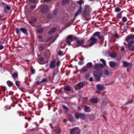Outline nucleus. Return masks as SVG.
Masks as SVG:
<instances>
[{"label": "nucleus", "mask_w": 134, "mask_h": 134, "mask_svg": "<svg viewBox=\"0 0 134 134\" xmlns=\"http://www.w3.org/2000/svg\"><path fill=\"white\" fill-rule=\"evenodd\" d=\"M87 13H88L87 12V10L85 9L83 12L82 13V15L84 17H86V16L87 15Z\"/></svg>", "instance_id": "5701e85b"}, {"label": "nucleus", "mask_w": 134, "mask_h": 134, "mask_svg": "<svg viewBox=\"0 0 134 134\" xmlns=\"http://www.w3.org/2000/svg\"><path fill=\"white\" fill-rule=\"evenodd\" d=\"M97 88L99 91H102L105 89V87L103 85L98 84L97 85Z\"/></svg>", "instance_id": "9b49d317"}, {"label": "nucleus", "mask_w": 134, "mask_h": 134, "mask_svg": "<svg viewBox=\"0 0 134 134\" xmlns=\"http://www.w3.org/2000/svg\"><path fill=\"white\" fill-rule=\"evenodd\" d=\"M43 27L40 26H38L37 28V30L38 33H42L43 31Z\"/></svg>", "instance_id": "2eb2a0df"}, {"label": "nucleus", "mask_w": 134, "mask_h": 134, "mask_svg": "<svg viewBox=\"0 0 134 134\" xmlns=\"http://www.w3.org/2000/svg\"><path fill=\"white\" fill-rule=\"evenodd\" d=\"M133 102V100H129L125 104V105H127L131 103H132Z\"/></svg>", "instance_id": "c9c22d12"}, {"label": "nucleus", "mask_w": 134, "mask_h": 134, "mask_svg": "<svg viewBox=\"0 0 134 134\" xmlns=\"http://www.w3.org/2000/svg\"><path fill=\"white\" fill-rule=\"evenodd\" d=\"M3 48V46L2 45H0V50H2Z\"/></svg>", "instance_id": "0e129e2a"}, {"label": "nucleus", "mask_w": 134, "mask_h": 134, "mask_svg": "<svg viewBox=\"0 0 134 134\" xmlns=\"http://www.w3.org/2000/svg\"><path fill=\"white\" fill-rule=\"evenodd\" d=\"M134 43V41H131L128 44V45H129V44L131 46H132V44H133Z\"/></svg>", "instance_id": "a19ab883"}, {"label": "nucleus", "mask_w": 134, "mask_h": 134, "mask_svg": "<svg viewBox=\"0 0 134 134\" xmlns=\"http://www.w3.org/2000/svg\"><path fill=\"white\" fill-rule=\"evenodd\" d=\"M30 2L31 3H35V0H29Z\"/></svg>", "instance_id": "052dcab7"}, {"label": "nucleus", "mask_w": 134, "mask_h": 134, "mask_svg": "<svg viewBox=\"0 0 134 134\" xmlns=\"http://www.w3.org/2000/svg\"><path fill=\"white\" fill-rule=\"evenodd\" d=\"M4 42V41H2L1 40H0V44H3Z\"/></svg>", "instance_id": "774afa93"}, {"label": "nucleus", "mask_w": 134, "mask_h": 134, "mask_svg": "<svg viewBox=\"0 0 134 134\" xmlns=\"http://www.w3.org/2000/svg\"><path fill=\"white\" fill-rule=\"evenodd\" d=\"M104 74L107 76H108L111 74L110 72L107 69H105L104 71Z\"/></svg>", "instance_id": "6ab92c4d"}, {"label": "nucleus", "mask_w": 134, "mask_h": 134, "mask_svg": "<svg viewBox=\"0 0 134 134\" xmlns=\"http://www.w3.org/2000/svg\"><path fill=\"white\" fill-rule=\"evenodd\" d=\"M90 102L96 103L98 102V99L97 98H91L90 99Z\"/></svg>", "instance_id": "dca6fc26"}, {"label": "nucleus", "mask_w": 134, "mask_h": 134, "mask_svg": "<svg viewBox=\"0 0 134 134\" xmlns=\"http://www.w3.org/2000/svg\"><path fill=\"white\" fill-rule=\"evenodd\" d=\"M58 54L59 55H63V52L60 50L59 51L58 53Z\"/></svg>", "instance_id": "58836bf2"}, {"label": "nucleus", "mask_w": 134, "mask_h": 134, "mask_svg": "<svg viewBox=\"0 0 134 134\" xmlns=\"http://www.w3.org/2000/svg\"><path fill=\"white\" fill-rule=\"evenodd\" d=\"M92 63L91 62H89L86 64L87 68H91L92 66Z\"/></svg>", "instance_id": "a878e982"}, {"label": "nucleus", "mask_w": 134, "mask_h": 134, "mask_svg": "<svg viewBox=\"0 0 134 134\" xmlns=\"http://www.w3.org/2000/svg\"><path fill=\"white\" fill-rule=\"evenodd\" d=\"M36 20V19L35 18H33L31 20L29 21V23L31 24L35 22Z\"/></svg>", "instance_id": "7c9ffc66"}, {"label": "nucleus", "mask_w": 134, "mask_h": 134, "mask_svg": "<svg viewBox=\"0 0 134 134\" xmlns=\"http://www.w3.org/2000/svg\"><path fill=\"white\" fill-rule=\"evenodd\" d=\"M93 74L95 78L97 81L100 80V77L102 75V74L101 72L97 71L94 72Z\"/></svg>", "instance_id": "f257e3e1"}, {"label": "nucleus", "mask_w": 134, "mask_h": 134, "mask_svg": "<svg viewBox=\"0 0 134 134\" xmlns=\"http://www.w3.org/2000/svg\"><path fill=\"white\" fill-rule=\"evenodd\" d=\"M63 108L64 109H65L66 111H67L68 109V108L65 105L63 106Z\"/></svg>", "instance_id": "3c124183"}, {"label": "nucleus", "mask_w": 134, "mask_h": 134, "mask_svg": "<svg viewBox=\"0 0 134 134\" xmlns=\"http://www.w3.org/2000/svg\"><path fill=\"white\" fill-rule=\"evenodd\" d=\"M94 68L97 70L100 69L103 67V65L101 63L96 64L94 65Z\"/></svg>", "instance_id": "1a4fd4ad"}, {"label": "nucleus", "mask_w": 134, "mask_h": 134, "mask_svg": "<svg viewBox=\"0 0 134 134\" xmlns=\"http://www.w3.org/2000/svg\"><path fill=\"white\" fill-rule=\"evenodd\" d=\"M70 25V24L69 23H67L66 24V27H67L69 26Z\"/></svg>", "instance_id": "e2e57ef3"}, {"label": "nucleus", "mask_w": 134, "mask_h": 134, "mask_svg": "<svg viewBox=\"0 0 134 134\" xmlns=\"http://www.w3.org/2000/svg\"><path fill=\"white\" fill-rule=\"evenodd\" d=\"M84 110L85 112H90L91 111V109L90 107L86 105H85L84 107Z\"/></svg>", "instance_id": "4468645a"}, {"label": "nucleus", "mask_w": 134, "mask_h": 134, "mask_svg": "<svg viewBox=\"0 0 134 134\" xmlns=\"http://www.w3.org/2000/svg\"><path fill=\"white\" fill-rule=\"evenodd\" d=\"M93 36H94V37H97L99 40L103 38V35H100V33L98 31L95 32L93 34Z\"/></svg>", "instance_id": "423d86ee"}, {"label": "nucleus", "mask_w": 134, "mask_h": 134, "mask_svg": "<svg viewBox=\"0 0 134 134\" xmlns=\"http://www.w3.org/2000/svg\"><path fill=\"white\" fill-rule=\"evenodd\" d=\"M78 3L81 5L82 3V1L81 0L79 1H78Z\"/></svg>", "instance_id": "bf43d9fd"}, {"label": "nucleus", "mask_w": 134, "mask_h": 134, "mask_svg": "<svg viewBox=\"0 0 134 134\" xmlns=\"http://www.w3.org/2000/svg\"><path fill=\"white\" fill-rule=\"evenodd\" d=\"M128 48L129 50L130 51H134V46H131L130 44L128 45Z\"/></svg>", "instance_id": "4be33fe9"}, {"label": "nucleus", "mask_w": 134, "mask_h": 134, "mask_svg": "<svg viewBox=\"0 0 134 134\" xmlns=\"http://www.w3.org/2000/svg\"><path fill=\"white\" fill-rule=\"evenodd\" d=\"M40 60L41 62H43V59L42 57H40Z\"/></svg>", "instance_id": "13d9d810"}, {"label": "nucleus", "mask_w": 134, "mask_h": 134, "mask_svg": "<svg viewBox=\"0 0 134 134\" xmlns=\"http://www.w3.org/2000/svg\"><path fill=\"white\" fill-rule=\"evenodd\" d=\"M75 116L76 118L77 119L80 118L84 119L86 116L85 114L81 113L79 114H75Z\"/></svg>", "instance_id": "0eeeda50"}, {"label": "nucleus", "mask_w": 134, "mask_h": 134, "mask_svg": "<svg viewBox=\"0 0 134 134\" xmlns=\"http://www.w3.org/2000/svg\"><path fill=\"white\" fill-rule=\"evenodd\" d=\"M2 89L4 91H5L6 90V89L5 87H1Z\"/></svg>", "instance_id": "680f3d73"}, {"label": "nucleus", "mask_w": 134, "mask_h": 134, "mask_svg": "<svg viewBox=\"0 0 134 134\" xmlns=\"http://www.w3.org/2000/svg\"><path fill=\"white\" fill-rule=\"evenodd\" d=\"M20 29H16V33L17 34H19L20 32Z\"/></svg>", "instance_id": "a18cd8bd"}, {"label": "nucleus", "mask_w": 134, "mask_h": 134, "mask_svg": "<svg viewBox=\"0 0 134 134\" xmlns=\"http://www.w3.org/2000/svg\"><path fill=\"white\" fill-rule=\"evenodd\" d=\"M69 0H64L62 2V3L63 5L66 4L69 2Z\"/></svg>", "instance_id": "2f4dec72"}, {"label": "nucleus", "mask_w": 134, "mask_h": 134, "mask_svg": "<svg viewBox=\"0 0 134 134\" xmlns=\"http://www.w3.org/2000/svg\"><path fill=\"white\" fill-rule=\"evenodd\" d=\"M60 61L58 60L57 62V65L58 67L60 64Z\"/></svg>", "instance_id": "6e6d98bb"}, {"label": "nucleus", "mask_w": 134, "mask_h": 134, "mask_svg": "<svg viewBox=\"0 0 134 134\" xmlns=\"http://www.w3.org/2000/svg\"><path fill=\"white\" fill-rule=\"evenodd\" d=\"M20 30L24 34H25L26 35H28V33L27 32V30L26 29L21 27L20 28Z\"/></svg>", "instance_id": "f3484780"}, {"label": "nucleus", "mask_w": 134, "mask_h": 134, "mask_svg": "<svg viewBox=\"0 0 134 134\" xmlns=\"http://www.w3.org/2000/svg\"><path fill=\"white\" fill-rule=\"evenodd\" d=\"M44 49V47L42 46L40 47H39V50L40 51H41Z\"/></svg>", "instance_id": "5fc2aeb1"}, {"label": "nucleus", "mask_w": 134, "mask_h": 134, "mask_svg": "<svg viewBox=\"0 0 134 134\" xmlns=\"http://www.w3.org/2000/svg\"><path fill=\"white\" fill-rule=\"evenodd\" d=\"M36 6V5H31L30 7V8L31 9L33 10L35 8Z\"/></svg>", "instance_id": "c03bdc74"}, {"label": "nucleus", "mask_w": 134, "mask_h": 134, "mask_svg": "<svg viewBox=\"0 0 134 134\" xmlns=\"http://www.w3.org/2000/svg\"><path fill=\"white\" fill-rule=\"evenodd\" d=\"M13 77V78H16L18 77V75L17 73H15L12 75Z\"/></svg>", "instance_id": "473e14b6"}, {"label": "nucleus", "mask_w": 134, "mask_h": 134, "mask_svg": "<svg viewBox=\"0 0 134 134\" xmlns=\"http://www.w3.org/2000/svg\"><path fill=\"white\" fill-rule=\"evenodd\" d=\"M83 83L81 82H80L77 85V87L79 89H80L82 87H83Z\"/></svg>", "instance_id": "b1692460"}, {"label": "nucleus", "mask_w": 134, "mask_h": 134, "mask_svg": "<svg viewBox=\"0 0 134 134\" xmlns=\"http://www.w3.org/2000/svg\"><path fill=\"white\" fill-rule=\"evenodd\" d=\"M47 81V79H44L42 80L40 82V83H43L46 82Z\"/></svg>", "instance_id": "ea45409f"}, {"label": "nucleus", "mask_w": 134, "mask_h": 134, "mask_svg": "<svg viewBox=\"0 0 134 134\" xmlns=\"http://www.w3.org/2000/svg\"><path fill=\"white\" fill-rule=\"evenodd\" d=\"M5 8L8 10H9L10 9V7L8 5H6Z\"/></svg>", "instance_id": "79ce46f5"}, {"label": "nucleus", "mask_w": 134, "mask_h": 134, "mask_svg": "<svg viewBox=\"0 0 134 134\" xmlns=\"http://www.w3.org/2000/svg\"><path fill=\"white\" fill-rule=\"evenodd\" d=\"M47 17L48 19H51L52 18V16L50 14H48L47 15Z\"/></svg>", "instance_id": "e433bc0d"}, {"label": "nucleus", "mask_w": 134, "mask_h": 134, "mask_svg": "<svg viewBox=\"0 0 134 134\" xmlns=\"http://www.w3.org/2000/svg\"><path fill=\"white\" fill-rule=\"evenodd\" d=\"M127 20V19L126 17H124L122 19V21L124 22H126Z\"/></svg>", "instance_id": "f704fd0d"}, {"label": "nucleus", "mask_w": 134, "mask_h": 134, "mask_svg": "<svg viewBox=\"0 0 134 134\" xmlns=\"http://www.w3.org/2000/svg\"><path fill=\"white\" fill-rule=\"evenodd\" d=\"M129 63L127 62H124L123 63V64L124 65V66H127L128 65H129Z\"/></svg>", "instance_id": "4c0bfd02"}, {"label": "nucleus", "mask_w": 134, "mask_h": 134, "mask_svg": "<svg viewBox=\"0 0 134 134\" xmlns=\"http://www.w3.org/2000/svg\"><path fill=\"white\" fill-rule=\"evenodd\" d=\"M61 131L60 129H59L58 131H57L55 133L57 134H60Z\"/></svg>", "instance_id": "49530a36"}, {"label": "nucleus", "mask_w": 134, "mask_h": 134, "mask_svg": "<svg viewBox=\"0 0 134 134\" xmlns=\"http://www.w3.org/2000/svg\"><path fill=\"white\" fill-rule=\"evenodd\" d=\"M15 84L16 86L18 87L20 85L19 81H16L15 82Z\"/></svg>", "instance_id": "37998d69"}, {"label": "nucleus", "mask_w": 134, "mask_h": 134, "mask_svg": "<svg viewBox=\"0 0 134 134\" xmlns=\"http://www.w3.org/2000/svg\"><path fill=\"white\" fill-rule=\"evenodd\" d=\"M55 66V61L54 59L52 60L50 63L49 67L51 68H54Z\"/></svg>", "instance_id": "f8f14e48"}, {"label": "nucleus", "mask_w": 134, "mask_h": 134, "mask_svg": "<svg viewBox=\"0 0 134 134\" xmlns=\"http://www.w3.org/2000/svg\"><path fill=\"white\" fill-rule=\"evenodd\" d=\"M93 80V79L92 77H91L90 78L89 81L91 82H92Z\"/></svg>", "instance_id": "338daca9"}, {"label": "nucleus", "mask_w": 134, "mask_h": 134, "mask_svg": "<svg viewBox=\"0 0 134 134\" xmlns=\"http://www.w3.org/2000/svg\"><path fill=\"white\" fill-rule=\"evenodd\" d=\"M52 38V37H49V38H48L47 39V40L46 41V42H48L50 41Z\"/></svg>", "instance_id": "4d7b16f0"}, {"label": "nucleus", "mask_w": 134, "mask_h": 134, "mask_svg": "<svg viewBox=\"0 0 134 134\" xmlns=\"http://www.w3.org/2000/svg\"><path fill=\"white\" fill-rule=\"evenodd\" d=\"M68 117L69 119V120L71 121H72L74 120V119L73 116L71 114H69L68 115Z\"/></svg>", "instance_id": "412c9836"}, {"label": "nucleus", "mask_w": 134, "mask_h": 134, "mask_svg": "<svg viewBox=\"0 0 134 134\" xmlns=\"http://www.w3.org/2000/svg\"><path fill=\"white\" fill-rule=\"evenodd\" d=\"M56 30V29L55 27H54L52 28L48 32L49 34H51L52 33L55 32Z\"/></svg>", "instance_id": "aec40b11"}, {"label": "nucleus", "mask_w": 134, "mask_h": 134, "mask_svg": "<svg viewBox=\"0 0 134 134\" xmlns=\"http://www.w3.org/2000/svg\"><path fill=\"white\" fill-rule=\"evenodd\" d=\"M41 9L42 12L46 13L48 10V6L46 5H42Z\"/></svg>", "instance_id": "6e6552de"}, {"label": "nucleus", "mask_w": 134, "mask_h": 134, "mask_svg": "<svg viewBox=\"0 0 134 134\" xmlns=\"http://www.w3.org/2000/svg\"><path fill=\"white\" fill-rule=\"evenodd\" d=\"M87 68L86 67H83L81 69V71L83 72H85L87 70Z\"/></svg>", "instance_id": "72a5a7b5"}, {"label": "nucleus", "mask_w": 134, "mask_h": 134, "mask_svg": "<svg viewBox=\"0 0 134 134\" xmlns=\"http://www.w3.org/2000/svg\"><path fill=\"white\" fill-rule=\"evenodd\" d=\"M109 64L111 67L114 68L115 66L116 63L114 62H109Z\"/></svg>", "instance_id": "393cba45"}, {"label": "nucleus", "mask_w": 134, "mask_h": 134, "mask_svg": "<svg viewBox=\"0 0 134 134\" xmlns=\"http://www.w3.org/2000/svg\"><path fill=\"white\" fill-rule=\"evenodd\" d=\"M38 38L40 39H41L42 38V36H37Z\"/></svg>", "instance_id": "69168bd1"}, {"label": "nucleus", "mask_w": 134, "mask_h": 134, "mask_svg": "<svg viewBox=\"0 0 134 134\" xmlns=\"http://www.w3.org/2000/svg\"><path fill=\"white\" fill-rule=\"evenodd\" d=\"M128 64L127 66L128 67V68H130L132 66V64L131 63H129Z\"/></svg>", "instance_id": "09e8293b"}, {"label": "nucleus", "mask_w": 134, "mask_h": 134, "mask_svg": "<svg viewBox=\"0 0 134 134\" xmlns=\"http://www.w3.org/2000/svg\"><path fill=\"white\" fill-rule=\"evenodd\" d=\"M31 73L32 74H34L35 73V70L34 69L32 68L31 69Z\"/></svg>", "instance_id": "de8ad7c7"}, {"label": "nucleus", "mask_w": 134, "mask_h": 134, "mask_svg": "<svg viewBox=\"0 0 134 134\" xmlns=\"http://www.w3.org/2000/svg\"><path fill=\"white\" fill-rule=\"evenodd\" d=\"M70 134H80V130L78 127H76L70 129Z\"/></svg>", "instance_id": "f03ea898"}, {"label": "nucleus", "mask_w": 134, "mask_h": 134, "mask_svg": "<svg viewBox=\"0 0 134 134\" xmlns=\"http://www.w3.org/2000/svg\"><path fill=\"white\" fill-rule=\"evenodd\" d=\"M110 56L112 58H115L116 57V53L115 52H113L111 54Z\"/></svg>", "instance_id": "c85d7f7f"}, {"label": "nucleus", "mask_w": 134, "mask_h": 134, "mask_svg": "<svg viewBox=\"0 0 134 134\" xmlns=\"http://www.w3.org/2000/svg\"><path fill=\"white\" fill-rule=\"evenodd\" d=\"M7 83L8 86L9 87L12 86L13 85V83L9 81H8L7 82Z\"/></svg>", "instance_id": "cd10ccee"}, {"label": "nucleus", "mask_w": 134, "mask_h": 134, "mask_svg": "<svg viewBox=\"0 0 134 134\" xmlns=\"http://www.w3.org/2000/svg\"><path fill=\"white\" fill-rule=\"evenodd\" d=\"M122 12V11L120 13H118L116 16L117 18L118 19H119L121 18V15Z\"/></svg>", "instance_id": "bb28decb"}, {"label": "nucleus", "mask_w": 134, "mask_h": 134, "mask_svg": "<svg viewBox=\"0 0 134 134\" xmlns=\"http://www.w3.org/2000/svg\"><path fill=\"white\" fill-rule=\"evenodd\" d=\"M40 77L39 76H37L36 77V80H37V81H39L40 80Z\"/></svg>", "instance_id": "864d4df0"}, {"label": "nucleus", "mask_w": 134, "mask_h": 134, "mask_svg": "<svg viewBox=\"0 0 134 134\" xmlns=\"http://www.w3.org/2000/svg\"><path fill=\"white\" fill-rule=\"evenodd\" d=\"M107 102L105 101H103L102 102L103 105V106H105L107 104Z\"/></svg>", "instance_id": "603ef678"}, {"label": "nucleus", "mask_w": 134, "mask_h": 134, "mask_svg": "<svg viewBox=\"0 0 134 134\" xmlns=\"http://www.w3.org/2000/svg\"><path fill=\"white\" fill-rule=\"evenodd\" d=\"M121 9L119 7H117L115 8V11L116 12H120L121 11Z\"/></svg>", "instance_id": "c756f323"}, {"label": "nucleus", "mask_w": 134, "mask_h": 134, "mask_svg": "<svg viewBox=\"0 0 134 134\" xmlns=\"http://www.w3.org/2000/svg\"><path fill=\"white\" fill-rule=\"evenodd\" d=\"M88 41L90 42L89 45L91 46L97 42L98 39L95 38L94 36H92L90 38Z\"/></svg>", "instance_id": "20e7f679"}, {"label": "nucleus", "mask_w": 134, "mask_h": 134, "mask_svg": "<svg viewBox=\"0 0 134 134\" xmlns=\"http://www.w3.org/2000/svg\"><path fill=\"white\" fill-rule=\"evenodd\" d=\"M76 37L75 36H73L72 35H69L68 36L66 39V42L69 45H71V42L74 40V37Z\"/></svg>", "instance_id": "39448f33"}, {"label": "nucleus", "mask_w": 134, "mask_h": 134, "mask_svg": "<svg viewBox=\"0 0 134 134\" xmlns=\"http://www.w3.org/2000/svg\"><path fill=\"white\" fill-rule=\"evenodd\" d=\"M64 90L67 91H69L71 90V87L69 86H65L64 87Z\"/></svg>", "instance_id": "a211bd4d"}, {"label": "nucleus", "mask_w": 134, "mask_h": 134, "mask_svg": "<svg viewBox=\"0 0 134 134\" xmlns=\"http://www.w3.org/2000/svg\"><path fill=\"white\" fill-rule=\"evenodd\" d=\"M100 60L102 63H103L104 64H105V61L104 59H101Z\"/></svg>", "instance_id": "8fccbe9b"}, {"label": "nucleus", "mask_w": 134, "mask_h": 134, "mask_svg": "<svg viewBox=\"0 0 134 134\" xmlns=\"http://www.w3.org/2000/svg\"><path fill=\"white\" fill-rule=\"evenodd\" d=\"M74 40L76 41L77 44V45L76 46V47H78L82 46L85 42V41L84 40H79L78 38L76 37H74Z\"/></svg>", "instance_id": "7ed1b4c3"}, {"label": "nucleus", "mask_w": 134, "mask_h": 134, "mask_svg": "<svg viewBox=\"0 0 134 134\" xmlns=\"http://www.w3.org/2000/svg\"><path fill=\"white\" fill-rule=\"evenodd\" d=\"M131 40H133V34H131L127 37H126L125 41L128 42Z\"/></svg>", "instance_id": "ddd939ff"}, {"label": "nucleus", "mask_w": 134, "mask_h": 134, "mask_svg": "<svg viewBox=\"0 0 134 134\" xmlns=\"http://www.w3.org/2000/svg\"><path fill=\"white\" fill-rule=\"evenodd\" d=\"M82 10V8L81 6V5H80L79 7L77 13L75 14V17H76L78 15L81 14Z\"/></svg>", "instance_id": "9d476101"}]
</instances>
